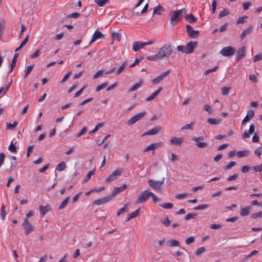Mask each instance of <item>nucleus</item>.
I'll return each mask as SVG.
<instances>
[{
    "label": "nucleus",
    "mask_w": 262,
    "mask_h": 262,
    "mask_svg": "<svg viewBox=\"0 0 262 262\" xmlns=\"http://www.w3.org/2000/svg\"><path fill=\"white\" fill-rule=\"evenodd\" d=\"M186 13L185 9H181L180 10H177L172 11L169 13L170 16V23L172 26L176 25L181 19L182 18L183 16Z\"/></svg>",
    "instance_id": "nucleus-1"
},
{
    "label": "nucleus",
    "mask_w": 262,
    "mask_h": 262,
    "mask_svg": "<svg viewBox=\"0 0 262 262\" xmlns=\"http://www.w3.org/2000/svg\"><path fill=\"white\" fill-rule=\"evenodd\" d=\"M172 52V46L170 44H165L160 48L157 52L159 57L161 60L166 57H168Z\"/></svg>",
    "instance_id": "nucleus-2"
},
{
    "label": "nucleus",
    "mask_w": 262,
    "mask_h": 262,
    "mask_svg": "<svg viewBox=\"0 0 262 262\" xmlns=\"http://www.w3.org/2000/svg\"><path fill=\"white\" fill-rule=\"evenodd\" d=\"M165 178H163L161 181H156L149 179L148 181L149 186L155 191H160L161 187L164 184Z\"/></svg>",
    "instance_id": "nucleus-3"
},
{
    "label": "nucleus",
    "mask_w": 262,
    "mask_h": 262,
    "mask_svg": "<svg viewBox=\"0 0 262 262\" xmlns=\"http://www.w3.org/2000/svg\"><path fill=\"white\" fill-rule=\"evenodd\" d=\"M235 49L231 46H228L223 48L220 52V53L225 57H230L234 55Z\"/></svg>",
    "instance_id": "nucleus-4"
},
{
    "label": "nucleus",
    "mask_w": 262,
    "mask_h": 262,
    "mask_svg": "<svg viewBox=\"0 0 262 262\" xmlns=\"http://www.w3.org/2000/svg\"><path fill=\"white\" fill-rule=\"evenodd\" d=\"M204 138L203 136L195 137L191 139L192 141L196 142L195 146L200 148H206L208 147L209 144L207 142H201V141L204 140Z\"/></svg>",
    "instance_id": "nucleus-5"
},
{
    "label": "nucleus",
    "mask_w": 262,
    "mask_h": 262,
    "mask_svg": "<svg viewBox=\"0 0 262 262\" xmlns=\"http://www.w3.org/2000/svg\"><path fill=\"white\" fill-rule=\"evenodd\" d=\"M150 191L144 190L141 192L138 196L137 203H143L145 202L150 196Z\"/></svg>",
    "instance_id": "nucleus-6"
},
{
    "label": "nucleus",
    "mask_w": 262,
    "mask_h": 262,
    "mask_svg": "<svg viewBox=\"0 0 262 262\" xmlns=\"http://www.w3.org/2000/svg\"><path fill=\"white\" fill-rule=\"evenodd\" d=\"M123 172V169L122 168L117 169L107 178L106 182L110 183L115 181Z\"/></svg>",
    "instance_id": "nucleus-7"
},
{
    "label": "nucleus",
    "mask_w": 262,
    "mask_h": 262,
    "mask_svg": "<svg viewBox=\"0 0 262 262\" xmlns=\"http://www.w3.org/2000/svg\"><path fill=\"white\" fill-rule=\"evenodd\" d=\"M145 115L146 112H143L133 116L127 121L128 125H131L134 124L137 121L142 118Z\"/></svg>",
    "instance_id": "nucleus-8"
},
{
    "label": "nucleus",
    "mask_w": 262,
    "mask_h": 262,
    "mask_svg": "<svg viewBox=\"0 0 262 262\" xmlns=\"http://www.w3.org/2000/svg\"><path fill=\"white\" fill-rule=\"evenodd\" d=\"M22 226L25 230V234L27 235L32 232L34 230L33 226L28 221L24 220L22 224Z\"/></svg>",
    "instance_id": "nucleus-9"
},
{
    "label": "nucleus",
    "mask_w": 262,
    "mask_h": 262,
    "mask_svg": "<svg viewBox=\"0 0 262 262\" xmlns=\"http://www.w3.org/2000/svg\"><path fill=\"white\" fill-rule=\"evenodd\" d=\"M170 73V70H167L166 71L163 72L160 75H159L156 78L153 79L151 81L154 84L157 85L158 84L160 81L163 80L165 77L167 76V75Z\"/></svg>",
    "instance_id": "nucleus-10"
},
{
    "label": "nucleus",
    "mask_w": 262,
    "mask_h": 262,
    "mask_svg": "<svg viewBox=\"0 0 262 262\" xmlns=\"http://www.w3.org/2000/svg\"><path fill=\"white\" fill-rule=\"evenodd\" d=\"M112 199V196H107L105 197L101 198L98 200H96L93 202V205H101L105 203H108L109 201L111 200Z\"/></svg>",
    "instance_id": "nucleus-11"
},
{
    "label": "nucleus",
    "mask_w": 262,
    "mask_h": 262,
    "mask_svg": "<svg viewBox=\"0 0 262 262\" xmlns=\"http://www.w3.org/2000/svg\"><path fill=\"white\" fill-rule=\"evenodd\" d=\"M186 30L188 36L191 38H195L199 34V31L193 30L192 27L189 25L186 26Z\"/></svg>",
    "instance_id": "nucleus-12"
},
{
    "label": "nucleus",
    "mask_w": 262,
    "mask_h": 262,
    "mask_svg": "<svg viewBox=\"0 0 262 262\" xmlns=\"http://www.w3.org/2000/svg\"><path fill=\"white\" fill-rule=\"evenodd\" d=\"M197 42L196 41H190L187 43L186 47V51L185 53L186 54H190L193 52L195 48L197 46Z\"/></svg>",
    "instance_id": "nucleus-13"
},
{
    "label": "nucleus",
    "mask_w": 262,
    "mask_h": 262,
    "mask_svg": "<svg viewBox=\"0 0 262 262\" xmlns=\"http://www.w3.org/2000/svg\"><path fill=\"white\" fill-rule=\"evenodd\" d=\"M162 143H152L149 146H147L146 148H144L143 150V152H146L150 150L152 151V153H154V150L162 146Z\"/></svg>",
    "instance_id": "nucleus-14"
},
{
    "label": "nucleus",
    "mask_w": 262,
    "mask_h": 262,
    "mask_svg": "<svg viewBox=\"0 0 262 262\" xmlns=\"http://www.w3.org/2000/svg\"><path fill=\"white\" fill-rule=\"evenodd\" d=\"M255 130V126L254 124H251L249 127L248 130H245L244 133L242 135V137L244 139L249 138L250 135L252 134Z\"/></svg>",
    "instance_id": "nucleus-15"
},
{
    "label": "nucleus",
    "mask_w": 262,
    "mask_h": 262,
    "mask_svg": "<svg viewBox=\"0 0 262 262\" xmlns=\"http://www.w3.org/2000/svg\"><path fill=\"white\" fill-rule=\"evenodd\" d=\"M237 56L235 58V60L239 61L241 59L246 56V50L244 47L239 48L237 52Z\"/></svg>",
    "instance_id": "nucleus-16"
},
{
    "label": "nucleus",
    "mask_w": 262,
    "mask_h": 262,
    "mask_svg": "<svg viewBox=\"0 0 262 262\" xmlns=\"http://www.w3.org/2000/svg\"><path fill=\"white\" fill-rule=\"evenodd\" d=\"M183 142V139L182 138H178L176 137H172L170 140V143L172 145H177L180 146Z\"/></svg>",
    "instance_id": "nucleus-17"
},
{
    "label": "nucleus",
    "mask_w": 262,
    "mask_h": 262,
    "mask_svg": "<svg viewBox=\"0 0 262 262\" xmlns=\"http://www.w3.org/2000/svg\"><path fill=\"white\" fill-rule=\"evenodd\" d=\"M161 130V127L160 126H157L152 128V129L149 130L145 132L143 136L146 135H154L158 134Z\"/></svg>",
    "instance_id": "nucleus-18"
},
{
    "label": "nucleus",
    "mask_w": 262,
    "mask_h": 262,
    "mask_svg": "<svg viewBox=\"0 0 262 262\" xmlns=\"http://www.w3.org/2000/svg\"><path fill=\"white\" fill-rule=\"evenodd\" d=\"M254 111L250 110L247 112V115L242 121V124L248 122L254 116Z\"/></svg>",
    "instance_id": "nucleus-19"
},
{
    "label": "nucleus",
    "mask_w": 262,
    "mask_h": 262,
    "mask_svg": "<svg viewBox=\"0 0 262 262\" xmlns=\"http://www.w3.org/2000/svg\"><path fill=\"white\" fill-rule=\"evenodd\" d=\"M145 46L144 42L141 41H135L133 43V50L135 52H137Z\"/></svg>",
    "instance_id": "nucleus-20"
},
{
    "label": "nucleus",
    "mask_w": 262,
    "mask_h": 262,
    "mask_svg": "<svg viewBox=\"0 0 262 262\" xmlns=\"http://www.w3.org/2000/svg\"><path fill=\"white\" fill-rule=\"evenodd\" d=\"M103 37V34L101 33V32H100L98 30H96L94 33L91 40L90 41L89 43V45H91L93 42L95 41L98 39H100Z\"/></svg>",
    "instance_id": "nucleus-21"
},
{
    "label": "nucleus",
    "mask_w": 262,
    "mask_h": 262,
    "mask_svg": "<svg viewBox=\"0 0 262 262\" xmlns=\"http://www.w3.org/2000/svg\"><path fill=\"white\" fill-rule=\"evenodd\" d=\"M126 188H127V185H126V184H123V185H122L121 186L119 187L114 188L113 190L111 196H112V198H113V197L116 196L118 193L123 191Z\"/></svg>",
    "instance_id": "nucleus-22"
},
{
    "label": "nucleus",
    "mask_w": 262,
    "mask_h": 262,
    "mask_svg": "<svg viewBox=\"0 0 262 262\" xmlns=\"http://www.w3.org/2000/svg\"><path fill=\"white\" fill-rule=\"evenodd\" d=\"M252 208L251 206H246L244 208H243L240 212V215L242 216H245L248 215L250 212L251 211Z\"/></svg>",
    "instance_id": "nucleus-23"
},
{
    "label": "nucleus",
    "mask_w": 262,
    "mask_h": 262,
    "mask_svg": "<svg viewBox=\"0 0 262 262\" xmlns=\"http://www.w3.org/2000/svg\"><path fill=\"white\" fill-rule=\"evenodd\" d=\"M39 210L40 214L42 216H43L47 213H48L50 210V208L49 206H39Z\"/></svg>",
    "instance_id": "nucleus-24"
},
{
    "label": "nucleus",
    "mask_w": 262,
    "mask_h": 262,
    "mask_svg": "<svg viewBox=\"0 0 262 262\" xmlns=\"http://www.w3.org/2000/svg\"><path fill=\"white\" fill-rule=\"evenodd\" d=\"M253 30V26H250L248 28H247L246 30H244L240 36V38L242 40L244 39V38L247 36V35L249 34Z\"/></svg>",
    "instance_id": "nucleus-25"
},
{
    "label": "nucleus",
    "mask_w": 262,
    "mask_h": 262,
    "mask_svg": "<svg viewBox=\"0 0 262 262\" xmlns=\"http://www.w3.org/2000/svg\"><path fill=\"white\" fill-rule=\"evenodd\" d=\"M162 88H159L158 89H157L153 94H152L151 95H150L149 97H148L146 100L147 101H149L154 99L158 94L160 93V92L162 91Z\"/></svg>",
    "instance_id": "nucleus-26"
},
{
    "label": "nucleus",
    "mask_w": 262,
    "mask_h": 262,
    "mask_svg": "<svg viewBox=\"0 0 262 262\" xmlns=\"http://www.w3.org/2000/svg\"><path fill=\"white\" fill-rule=\"evenodd\" d=\"M143 83V81L142 80H140L138 82L134 84L128 90V92H132L140 88Z\"/></svg>",
    "instance_id": "nucleus-27"
},
{
    "label": "nucleus",
    "mask_w": 262,
    "mask_h": 262,
    "mask_svg": "<svg viewBox=\"0 0 262 262\" xmlns=\"http://www.w3.org/2000/svg\"><path fill=\"white\" fill-rule=\"evenodd\" d=\"M221 121V119H213L211 118H209L207 119V122L210 124L212 125H217L219 124Z\"/></svg>",
    "instance_id": "nucleus-28"
},
{
    "label": "nucleus",
    "mask_w": 262,
    "mask_h": 262,
    "mask_svg": "<svg viewBox=\"0 0 262 262\" xmlns=\"http://www.w3.org/2000/svg\"><path fill=\"white\" fill-rule=\"evenodd\" d=\"M185 18L190 23L195 22L197 20V18L194 17L192 14L185 16Z\"/></svg>",
    "instance_id": "nucleus-29"
},
{
    "label": "nucleus",
    "mask_w": 262,
    "mask_h": 262,
    "mask_svg": "<svg viewBox=\"0 0 262 262\" xmlns=\"http://www.w3.org/2000/svg\"><path fill=\"white\" fill-rule=\"evenodd\" d=\"M249 154V150H244L238 151L237 152L236 155L238 158H242L244 157L248 156Z\"/></svg>",
    "instance_id": "nucleus-30"
},
{
    "label": "nucleus",
    "mask_w": 262,
    "mask_h": 262,
    "mask_svg": "<svg viewBox=\"0 0 262 262\" xmlns=\"http://www.w3.org/2000/svg\"><path fill=\"white\" fill-rule=\"evenodd\" d=\"M167 245L169 247H177L180 245V243L179 241L176 239H171L167 243Z\"/></svg>",
    "instance_id": "nucleus-31"
},
{
    "label": "nucleus",
    "mask_w": 262,
    "mask_h": 262,
    "mask_svg": "<svg viewBox=\"0 0 262 262\" xmlns=\"http://www.w3.org/2000/svg\"><path fill=\"white\" fill-rule=\"evenodd\" d=\"M70 196H68L62 201V202L60 204V205L59 206V209H62L67 205Z\"/></svg>",
    "instance_id": "nucleus-32"
},
{
    "label": "nucleus",
    "mask_w": 262,
    "mask_h": 262,
    "mask_svg": "<svg viewBox=\"0 0 262 262\" xmlns=\"http://www.w3.org/2000/svg\"><path fill=\"white\" fill-rule=\"evenodd\" d=\"M127 64V62L126 61L123 62L121 66L117 69V71L116 73V75H119L120 73L122 72L123 70L124 69L125 66Z\"/></svg>",
    "instance_id": "nucleus-33"
},
{
    "label": "nucleus",
    "mask_w": 262,
    "mask_h": 262,
    "mask_svg": "<svg viewBox=\"0 0 262 262\" xmlns=\"http://www.w3.org/2000/svg\"><path fill=\"white\" fill-rule=\"evenodd\" d=\"M7 215L6 208L4 204L2 205L1 207V218L2 220L5 219Z\"/></svg>",
    "instance_id": "nucleus-34"
},
{
    "label": "nucleus",
    "mask_w": 262,
    "mask_h": 262,
    "mask_svg": "<svg viewBox=\"0 0 262 262\" xmlns=\"http://www.w3.org/2000/svg\"><path fill=\"white\" fill-rule=\"evenodd\" d=\"M147 59L150 61H152L161 60L160 59V58L159 57V56H158V54L157 53V54H156L155 55L148 56L147 57Z\"/></svg>",
    "instance_id": "nucleus-35"
},
{
    "label": "nucleus",
    "mask_w": 262,
    "mask_h": 262,
    "mask_svg": "<svg viewBox=\"0 0 262 262\" xmlns=\"http://www.w3.org/2000/svg\"><path fill=\"white\" fill-rule=\"evenodd\" d=\"M66 168V164L64 162H61L59 163L56 168V170L61 171H63Z\"/></svg>",
    "instance_id": "nucleus-36"
},
{
    "label": "nucleus",
    "mask_w": 262,
    "mask_h": 262,
    "mask_svg": "<svg viewBox=\"0 0 262 262\" xmlns=\"http://www.w3.org/2000/svg\"><path fill=\"white\" fill-rule=\"evenodd\" d=\"M262 60V53H259L258 54L255 55L253 57V61L254 62H256L257 61H260Z\"/></svg>",
    "instance_id": "nucleus-37"
},
{
    "label": "nucleus",
    "mask_w": 262,
    "mask_h": 262,
    "mask_svg": "<svg viewBox=\"0 0 262 262\" xmlns=\"http://www.w3.org/2000/svg\"><path fill=\"white\" fill-rule=\"evenodd\" d=\"M209 207V205L208 204H202L198 205L197 206H195L194 207V209L198 210H201L205 209H207Z\"/></svg>",
    "instance_id": "nucleus-38"
},
{
    "label": "nucleus",
    "mask_w": 262,
    "mask_h": 262,
    "mask_svg": "<svg viewBox=\"0 0 262 262\" xmlns=\"http://www.w3.org/2000/svg\"><path fill=\"white\" fill-rule=\"evenodd\" d=\"M104 123H98L97 124V125L95 126V127L94 128L93 130H92V131H91L90 132V134H93L94 133H95L96 132H97L99 128H100L101 127H102L103 126H104Z\"/></svg>",
    "instance_id": "nucleus-39"
},
{
    "label": "nucleus",
    "mask_w": 262,
    "mask_h": 262,
    "mask_svg": "<svg viewBox=\"0 0 262 262\" xmlns=\"http://www.w3.org/2000/svg\"><path fill=\"white\" fill-rule=\"evenodd\" d=\"M160 206L166 209H170L173 207V204L170 203H166L160 205Z\"/></svg>",
    "instance_id": "nucleus-40"
},
{
    "label": "nucleus",
    "mask_w": 262,
    "mask_h": 262,
    "mask_svg": "<svg viewBox=\"0 0 262 262\" xmlns=\"http://www.w3.org/2000/svg\"><path fill=\"white\" fill-rule=\"evenodd\" d=\"M18 125L17 122H14L13 124L10 123H6V128L7 129H12L13 127H16Z\"/></svg>",
    "instance_id": "nucleus-41"
},
{
    "label": "nucleus",
    "mask_w": 262,
    "mask_h": 262,
    "mask_svg": "<svg viewBox=\"0 0 262 262\" xmlns=\"http://www.w3.org/2000/svg\"><path fill=\"white\" fill-rule=\"evenodd\" d=\"M205 251H206V249L205 248V247H202L198 248L196 250L195 254L196 256H199V255H201L202 254H203V253H204L205 252Z\"/></svg>",
    "instance_id": "nucleus-42"
},
{
    "label": "nucleus",
    "mask_w": 262,
    "mask_h": 262,
    "mask_svg": "<svg viewBox=\"0 0 262 262\" xmlns=\"http://www.w3.org/2000/svg\"><path fill=\"white\" fill-rule=\"evenodd\" d=\"M95 2L99 7H102L104 6L108 0H95Z\"/></svg>",
    "instance_id": "nucleus-43"
},
{
    "label": "nucleus",
    "mask_w": 262,
    "mask_h": 262,
    "mask_svg": "<svg viewBox=\"0 0 262 262\" xmlns=\"http://www.w3.org/2000/svg\"><path fill=\"white\" fill-rule=\"evenodd\" d=\"M230 88L226 86L223 87L221 89L222 94L224 96L227 95L229 93Z\"/></svg>",
    "instance_id": "nucleus-44"
},
{
    "label": "nucleus",
    "mask_w": 262,
    "mask_h": 262,
    "mask_svg": "<svg viewBox=\"0 0 262 262\" xmlns=\"http://www.w3.org/2000/svg\"><path fill=\"white\" fill-rule=\"evenodd\" d=\"M95 173V170L90 171L89 172V173L87 174L86 176L84 178L83 180V182L85 183L87 182L92 177V175H93Z\"/></svg>",
    "instance_id": "nucleus-45"
},
{
    "label": "nucleus",
    "mask_w": 262,
    "mask_h": 262,
    "mask_svg": "<svg viewBox=\"0 0 262 262\" xmlns=\"http://www.w3.org/2000/svg\"><path fill=\"white\" fill-rule=\"evenodd\" d=\"M112 39L113 40L119 41L120 39V36L118 33L114 32L112 34Z\"/></svg>",
    "instance_id": "nucleus-46"
},
{
    "label": "nucleus",
    "mask_w": 262,
    "mask_h": 262,
    "mask_svg": "<svg viewBox=\"0 0 262 262\" xmlns=\"http://www.w3.org/2000/svg\"><path fill=\"white\" fill-rule=\"evenodd\" d=\"M162 223L165 227H168L170 224V221L169 220L168 217L166 216L164 217Z\"/></svg>",
    "instance_id": "nucleus-47"
},
{
    "label": "nucleus",
    "mask_w": 262,
    "mask_h": 262,
    "mask_svg": "<svg viewBox=\"0 0 262 262\" xmlns=\"http://www.w3.org/2000/svg\"><path fill=\"white\" fill-rule=\"evenodd\" d=\"M162 9H163V8L161 6H160V5L155 7L154 9V13H156L158 15H160L161 14L160 10Z\"/></svg>",
    "instance_id": "nucleus-48"
},
{
    "label": "nucleus",
    "mask_w": 262,
    "mask_h": 262,
    "mask_svg": "<svg viewBox=\"0 0 262 262\" xmlns=\"http://www.w3.org/2000/svg\"><path fill=\"white\" fill-rule=\"evenodd\" d=\"M248 16H245L242 17H239L236 20V23L237 24H244L245 22V19L247 18Z\"/></svg>",
    "instance_id": "nucleus-49"
},
{
    "label": "nucleus",
    "mask_w": 262,
    "mask_h": 262,
    "mask_svg": "<svg viewBox=\"0 0 262 262\" xmlns=\"http://www.w3.org/2000/svg\"><path fill=\"white\" fill-rule=\"evenodd\" d=\"M194 125L193 122H191L190 124H186L184 126H183L182 128V130L184 129H192V127Z\"/></svg>",
    "instance_id": "nucleus-50"
},
{
    "label": "nucleus",
    "mask_w": 262,
    "mask_h": 262,
    "mask_svg": "<svg viewBox=\"0 0 262 262\" xmlns=\"http://www.w3.org/2000/svg\"><path fill=\"white\" fill-rule=\"evenodd\" d=\"M107 83H102L101 84L97 86V88L96 89V91L97 92L100 91V90L104 89L107 86Z\"/></svg>",
    "instance_id": "nucleus-51"
},
{
    "label": "nucleus",
    "mask_w": 262,
    "mask_h": 262,
    "mask_svg": "<svg viewBox=\"0 0 262 262\" xmlns=\"http://www.w3.org/2000/svg\"><path fill=\"white\" fill-rule=\"evenodd\" d=\"M255 155L258 156L259 158L262 153V147H259L257 148L254 151Z\"/></svg>",
    "instance_id": "nucleus-52"
},
{
    "label": "nucleus",
    "mask_w": 262,
    "mask_h": 262,
    "mask_svg": "<svg viewBox=\"0 0 262 262\" xmlns=\"http://www.w3.org/2000/svg\"><path fill=\"white\" fill-rule=\"evenodd\" d=\"M229 14V12L226 9H224L223 11H222L220 14L219 17L220 18H222L224 16H226L228 15Z\"/></svg>",
    "instance_id": "nucleus-53"
},
{
    "label": "nucleus",
    "mask_w": 262,
    "mask_h": 262,
    "mask_svg": "<svg viewBox=\"0 0 262 262\" xmlns=\"http://www.w3.org/2000/svg\"><path fill=\"white\" fill-rule=\"evenodd\" d=\"M79 16H80L79 13H78L77 12H74V13H71L69 15H68L67 17L68 18H78Z\"/></svg>",
    "instance_id": "nucleus-54"
},
{
    "label": "nucleus",
    "mask_w": 262,
    "mask_h": 262,
    "mask_svg": "<svg viewBox=\"0 0 262 262\" xmlns=\"http://www.w3.org/2000/svg\"><path fill=\"white\" fill-rule=\"evenodd\" d=\"M236 165V163L234 161L230 162L228 165L225 166V170L229 169Z\"/></svg>",
    "instance_id": "nucleus-55"
},
{
    "label": "nucleus",
    "mask_w": 262,
    "mask_h": 262,
    "mask_svg": "<svg viewBox=\"0 0 262 262\" xmlns=\"http://www.w3.org/2000/svg\"><path fill=\"white\" fill-rule=\"evenodd\" d=\"M103 70H101L98 71L96 74L93 75V79L97 78L100 77L103 74Z\"/></svg>",
    "instance_id": "nucleus-56"
},
{
    "label": "nucleus",
    "mask_w": 262,
    "mask_h": 262,
    "mask_svg": "<svg viewBox=\"0 0 262 262\" xmlns=\"http://www.w3.org/2000/svg\"><path fill=\"white\" fill-rule=\"evenodd\" d=\"M139 212H140V208L137 209L136 211H135L134 212H132V213H130L129 215L131 216V217L132 219H133V218L136 217V216H137L139 215Z\"/></svg>",
    "instance_id": "nucleus-57"
},
{
    "label": "nucleus",
    "mask_w": 262,
    "mask_h": 262,
    "mask_svg": "<svg viewBox=\"0 0 262 262\" xmlns=\"http://www.w3.org/2000/svg\"><path fill=\"white\" fill-rule=\"evenodd\" d=\"M261 217H262V211H259L256 213H253L252 215V217L253 219H257Z\"/></svg>",
    "instance_id": "nucleus-58"
},
{
    "label": "nucleus",
    "mask_w": 262,
    "mask_h": 262,
    "mask_svg": "<svg viewBox=\"0 0 262 262\" xmlns=\"http://www.w3.org/2000/svg\"><path fill=\"white\" fill-rule=\"evenodd\" d=\"M194 241V238L193 236H190L188 238H186L185 240V243L187 245H190Z\"/></svg>",
    "instance_id": "nucleus-59"
},
{
    "label": "nucleus",
    "mask_w": 262,
    "mask_h": 262,
    "mask_svg": "<svg viewBox=\"0 0 262 262\" xmlns=\"http://www.w3.org/2000/svg\"><path fill=\"white\" fill-rule=\"evenodd\" d=\"M204 109L210 114L212 113V110L210 106L208 104L204 105Z\"/></svg>",
    "instance_id": "nucleus-60"
},
{
    "label": "nucleus",
    "mask_w": 262,
    "mask_h": 262,
    "mask_svg": "<svg viewBox=\"0 0 262 262\" xmlns=\"http://www.w3.org/2000/svg\"><path fill=\"white\" fill-rule=\"evenodd\" d=\"M251 168V167L247 165H245L242 168V172L244 173H247L250 170Z\"/></svg>",
    "instance_id": "nucleus-61"
},
{
    "label": "nucleus",
    "mask_w": 262,
    "mask_h": 262,
    "mask_svg": "<svg viewBox=\"0 0 262 262\" xmlns=\"http://www.w3.org/2000/svg\"><path fill=\"white\" fill-rule=\"evenodd\" d=\"M238 176V175L237 173H235L232 176L229 177L227 178V180L228 181H232L235 180L237 178Z\"/></svg>",
    "instance_id": "nucleus-62"
},
{
    "label": "nucleus",
    "mask_w": 262,
    "mask_h": 262,
    "mask_svg": "<svg viewBox=\"0 0 262 262\" xmlns=\"http://www.w3.org/2000/svg\"><path fill=\"white\" fill-rule=\"evenodd\" d=\"M195 213H189L185 217L186 220H189L191 219H193L196 216Z\"/></svg>",
    "instance_id": "nucleus-63"
},
{
    "label": "nucleus",
    "mask_w": 262,
    "mask_h": 262,
    "mask_svg": "<svg viewBox=\"0 0 262 262\" xmlns=\"http://www.w3.org/2000/svg\"><path fill=\"white\" fill-rule=\"evenodd\" d=\"M255 172H261L262 171V164L253 167Z\"/></svg>",
    "instance_id": "nucleus-64"
}]
</instances>
